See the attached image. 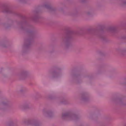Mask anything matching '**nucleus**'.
<instances>
[{"instance_id":"nucleus-1","label":"nucleus","mask_w":126,"mask_h":126,"mask_svg":"<svg viewBox=\"0 0 126 126\" xmlns=\"http://www.w3.org/2000/svg\"><path fill=\"white\" fill-rule=\"evenodd\" d=\"M62 118L64 119L68 118L71 119V120H76L78 118V116L72 114L68 113H65L63 114Z\"/></svg>"},{"instance_id":"nucleus-2","label":"nucleus","mask_w":126,"mask_h":126,"mask_svg":"<svg viewBox=\"0 0 126 126\" xmlns=\"http://www.w3.org/2000/svg\"><path fill=\"white\" fill-rule=\"evenodd\" d=\"M2 11L3 12L10 13L11 12V10L6 5H4L2 8Z\"/></svg>"},{"instance_id":"nucleus-3","label":"nucleus","mask_w":126,"mask_h":126,"mask_svg":"<svg viewBox=\"0 0 126 126\" xmlns=\"http://www.w3.org/2000/svg\"><path fill=\"white\" fill-rule=\"evenodd\" d=\"M69 40L70 39L69 38H66L65 39H63V41L65 42L66 46L67 47L70 44Z\"/></svg>"},{"instance_id":"nucleus-4","label":"nucleus","mask_w":126,"mask_h":126,"mask_svg":"<svg viewBox=\"0 0 126 126\" xmlns=\"http://www.w3.org/2000/svg\"><path fill=\"white\" fill-rule=\"evenodd\" d=\"M44 6L46 8L49 10L50 11H52L54 10V9L50 5L45 4L44 5Z\"/></svg>"},{"instance_id":"nucleus-5","label":"nucleus","mask_w":126,"mask_h":126,"mask_svg":"<svg viewBox=\"0 0 126 126\" xmlns=\"http://www.w3.org/2000/svg\"><path fill=\"white\" fill-rule=\"evenodd\" d=\"M27 75L26 72L25 71L22 72L21 74V76L23 77H25Z\"/></svg>"},{"instance_id":"nucleus-6","label":"nucleus","mask_w":126,"mask_h":126,"mask_svg":"<svg viewBox=\"0 0 126 126\" xmlns=\"http://www.w3.org/2000/svg\"><path fill=\"white\" fill-rule=\"evenodd\" d=\"M120 53L123 55H124L126 53V51L125 50H121L120 52Z\"/></svg>"},{"instance_id":"nucleus-7","label":"nucleus","mask_w":126,"mask_h":126,"mask_svg":"<svg viewBox=\"0 0 126 126\" xmlns=\"http://www.w3.org/2000/svg\"><path fill=\"white\" fill-rule=\"evenodd\" d=\"M47 114L48 116L49 117H51L53 115L52 113L51 112H47Z\"/></svg>"},{"instance_id":"nucleus-8","label":"nucleus","mask_w":126,"mask_h":126,"mask_svg":"<svg viewBox=\"0 0 126 126\" xmlns=\"http://www.w3.org/2000/svg\"><path fill=\"white\" fill-rule=\"evenodd\" d=\"M126 5V1H123L121 3V5L122 6H123V5Z\"/></svg>"},{"instance_id":"nucleus-9","label":"nucleus","mask_w":126,"mask_h":126,"mask_svg":"<svg viewBox=\"0 0 126 126\" xmlns=\"http://www.w3.org/2000/svg\"><path fill=\"white\" fill-rule=\"evenodd\" d=\"M6 104H7L6 103L2 102L1 103L0 105L1 106H4L6 105Z\"/></svg>"},{"instance_id":"nucleus-10","label":"nucleus","mask_w":126,"mask_h":126,"mask_svg":"<svg viewBox=\"0 0 126 126\" xmlns=\"http://www.w3.org/2000/svg\"><path fill=\"white\" fill-rule=\"evenodd\" d=\"M25 88H24L23 87L20 90V91L21 92H23L25 91Z\"/></svg>"},{"instance_id":"nucleus-11","label":"nucleus","mask_w":126,"mask_h":126,"mask_svg":"<svg viewBox=\"0 0 126 126\" xmlns=\"http://www.w3.org/2000/svg\"><path fill=\"white\" fill-rule=\"evenodd\" d=\"M27 42L28 44L26 45H25L26 46H28L29 45H30V42L29 40H28L27 41Z\"/></svg>"},{"instance_id":"nucleus-12","label":"nucleus","mask_w":126,"mask_h":126,"mask_svg":"<svg viewBox=\"0 0 126 126\" xmlns=\"http://www.w3.org/2000/svg\"><path fill=\"white\" fill-rule=\"evenodd\" d=\"M114 29L113 28H111L110 29V30L111 31H114Z\"/></svg>"},{"instance_id":"nucleus-13","label":"nucleus","mask_w":126,"mask_h":126,"mask_svg":"<svg viewBox=\"0 0 126 126\" xmlns=\"http://www.w3.org/2000/svg\"><path fill=\"white\" fill-rule=\"evenodd\" d=\"M55 73V74H56V75H57V73Z\"/></svg>"}]
</instances>
